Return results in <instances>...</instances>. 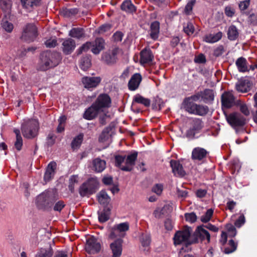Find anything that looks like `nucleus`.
<instances>
[{"instance_id": "1", "label": "nucleus", "mask_w": 257, "mask_h": 257, "mask_svg": "<svg viewBox=\"0 0 257 257\" xmlns=\"http://www.w3.org/2000/svg\"><path fill=\"white\" fill-rule=\"evenodd\" d=\"M199 96L193 94L186 98L183 102L184 108L190 114L203 116L208 112V107L206 105L197 104L195 103L199 101Z\"/></svg>"}, {"instance_id": "2", "label": "nucleus", "mask_w": 257, "mask_h": 257, "mask_svg": "<svg viewBox=\"0 0 257 257\" xmlns=\"http://www.w3.org/2000/svg\"><path fill=\"white\" fill-rule=\"evenodd\" d=\"M58 199V196L56 190H46L37 196L36 203L39 209L48 210Z\"/></svg>"}, {"instance_id": "3", "label": "nucleus", "mask_w": 257, "mask_h": 257, "mask_svg": "<svg viewBox=\"0 0 257 257\" xmlns=\"http://www.w3.org/2000/svg\"><path fill=\"white\" fill-rule=\"evenodd\" d=\"M60 60L59 53H52L50 51L43 52L40 57L37 65V69L41 71H46L50 68L58 65Z\"/></svg>"}, {"instance_id": "4", "label": "nucleus", "mask_w": 257, "mask_h": 257, "mask_svg": "<svg viewBox=\"0 0 257 257\" xmlns=\"http://www.w3.org/2000/svg\"><path fill=\"white\" fill-rule=\"evenodd\" d=\"M192 232V228L188 226H185L182 230L177 231L174 236V244L189 245L198 242L197 238H193L191 236Z\"/></svg>"}, {"instance_id": "5", "label": "nucleus", "mask_w": 257, "mask_h": 257, "mask_svg": "<svg viewBox=\"0 0 257 257\" xmlns=\"http://www.w3.org/2000/svg\"><path fill=\"white\" fill-rule=\"evenodd\" d=\"M21 130L25 138H34L38 135L39 123L34 119L25 120L22 124Z\"/></svg>"}, {"instance_id": "6", "label": "nucleus", "mask_w": 257, "mask_h": 257, "mask_svg": "<svg viewBox=\"0 0 257 257\" xmlns=\"http://www.w3.org/2000/svg\"><path fill=\"white\" fill-rule=\"evenodd\" d=\"M98 187L97 179L96 177L90 178L80 186L79 192L82 197L90 195L94 193Z\"/></svg>"}, {"instance_id": "7", "label": "nucleus", "mask_w": 257, "mask_h": 257, "mask_svg": "<svg viewBox=\"0 0 257 257\" xmlns=\"http://www.w3.org/2000/svg\"><path fill=\"white\" fill-rule=\"evenodd\" d=\"M129 228L130 224L127 222L116 224L109 228L108 238L112 240L116 238L122 239L125 236Z\"/></svg>"}, {"instance_id": "8", "label": "nucleus", "mask_w": 257, "mask_h": 257, "mask_svg": "<svg viewBox=\"0 0 257 257\" xmlns=\"http://www.w3.org/2000/svg\"><path fill=\"white\" fill-rule=\"evenodd\" d=\"M104 41L103 39L98 38L92 42H86L83 44L78 50V54H81L83 52L87 51L91 48V52L94 54H98L104 48Z\"/></svg>"}, {"instance_id": "9", "label": "nucleus", "mask_w": 257, "mask_h": 257, "mask_svg": "<svg viewBox=\"0 0 257 257\" xmlns=\"http://www.w3.org/2000/svg\"><path fill=\"white\" fill-rule=\"evenodd\" d=\"M38 35L37 28L33 23L27 24L23 29L22 39L27 42L33 41Z\"/></svg>"}, {"instance_id": "10", "label": "nucleus", "mask_w": 257, "mask_h": 257, "mask_svg": "<svg viewBox=\"0 0 257 257\" xmlns=\"http://www.w3.org/2000/svg\"><path fill=\"white\" fill-rule=\"evenodd\" d=\"M225 117L228 123L234 128L242 126L246 123V119L244 117L238 112L226 114Z\"/></svg>"}, {"instance_id": "11", "label": "nucleus", "mask_w": 257, "mask_h": 257, "mask_svg": "<svg viewBox=\"0 0 257 257\" xmlns=\"http://www.w3.org/2000/svg\"><path fill=\"white\" fill-rule=\"evenodd\" d=\"M93 103L102 112L111 106V99L110 96L106 93L100 94Z\"/></svg>"}, {"instance_id": "12", "label": "nucleus", "mask_w": 257, "mask_h": 257, "mask_svg": "<svg viewBox=\"0 0 257 257\" xmlns=\"http://www.w3.org/2000/svg\"><path fill=\"white\" fill-rule=\"evenodd\" d=\"M199 96V101H203L205 103H211L214 99L215 94L213 90L206 89L204 91L198 92L194 94Z\"/></svg>"}, {"instance_id": "13", "label": "nucleus", "mask_w": 257, "mask_h": 257, "mask_svg": "<svg viewBox=\"0 0 257 257\" xmlns=\"http://www.w3.org/2000/svg\"><path fill=\"white\" fill-rule=\"evenodd\" d=\"M101 79L100 77H83L81 81L85 88L92 90L96 88L100 83Z\"/></svg>"}, {"instance_id": "14", "label": "nucleus", "mask_w": 257, "mask_h": 257, "mask_svg": "<svg viewBox=\"0 0 257 257\" xmlns=\"http://www.w3.org/2000/svg\"><path fill=\"white\" fill-rule=\"evenodd\" d=\"M123 239L116 238L110 244L112 257H120L122 251Z\"/></svg>"}, {"instance_id": "15", "label": "nucleus", "mask_w": 257, "mask_h": 257, "mask_svg": "<svg viewBox=\"0 0 257 257\" xmlns=\"http://www.w3.org/2000/svg\"><path fill=\"white\" fill-rule=\"evenodd\" d=\"M100 243L95 238L91 237L87 240L85 249L88 253H97L100 251Z\"/></svg>"}, {"instance_id": "16", "label": "nucleus", "mask_w": 257, "mask_h": 257, "mask_svg": "<svg viewBox=\"0 0 257 257\" xmlns=\"http://www.w3.org/2000/svg\"><path fill=\"white\" fill-rule=\"evenodd\" d=\"M221 101L222 106L226 108H229L236 104L234 96L230 92H224L221 95Z\"/></svg>"}, {"instance_id": "17", "label": "nucleus", "mask_w": 257, "mask_h": 257, "mask_svg": "<svg viewBox=\"0 0 257 257\" xmlns=\"http://www.w3.org/2000/svg\"><path fill=\"white\" fill-rule=\"evenodd\" d=\"M192 237L193 238H197L198 242L199 240L202 241L206 239L207 242H209L210 239V234L203 225L198 226L196 228Z\"/></svg>"}, {"instance_id": "18", "label": "nucleus", "mask_w": 257, "mask_h": 257, "mask_svg": "<svg viewBox=\"0 0 257 257\" xmlns=\"http://www.w3.org/2000/svg\"><path fill=\"white\" fill-rule=\"evenodd\" d=\"M154 55L150 49L145 48L140 52V63L142 65L149 64L152 62Z\"/></svg>"}, {"instance_id": "19", "label": "nucleus", "mask_w": 257, "mask_h": 257, "mask_svg": "<svg viewBox=\"0 0 257 257\" xmlns=\"http://www.w3.org/2000/svg\"><path fill=\"white\" fill-rule=\"evenodd\" d=\"M102 111L93 103L92 105L85 110L83 114V117L87 120H92L95 118Z\"/></svg>"}, {"instance_id": "20", "label": "nucleus", "mask_w": 257, "mask_h": 257, "mask_svg": "<svg viewBox=\"0 0 257 257\" xmlns=\"http://www.w3.org/2000/svg\"><path fill=\"white\" fill-rule=\"evenodd\" d=\"M209 153L204 148L196 147L192 152V158L193 160H201L206 159Z\"/></svg>"}, {"instance_id": "21", "label": "nucleus", "mask_w": 257, "mask_h": 257, "mask_svg": "<svg viewBox=\"0 0 257 257\" xmlns=\"http://www.w3.org/2000/svg\"><path fill=\"white\" fill-rule=\"evenodd\" d=\"M138 152L136 151H132L127 153H123L120 155H117L115 156V161H136L137 156Z\"/></svg>"}, {"instance_id": "22", "label": "nucleus", "mask_w": 257, "mask_h": 257, "mask_svg": "<svg viewBox=\"0 0 257 257\" xmlns=\"http://www.w3.org/2000/svg\"><path fill=\"white\" fill-rule=\"evenodd\" d=\"M117 50H113L111 52H106L102 54V60L107 64H112L116 62Z\"/></svg>"}, {"instance_id": "23", "label": "nucleus", "mask_w": 257, "mask_h": 257, "mask_svg": "<svg viewBox=\"0 0 257 257\" xmlns=\"http://www.w3.org/2000/svg\"><path fill=\"white\" fill-rule=\"evenodd\" d=\"M142 79V76L140 73L134 74L128 81V89L131 91L136 90L139 87Z\"/></svg>"}, {"instance_id": "24", "label": "nucleus", "mask_w": 257, "mask_h": 257, "mask_svg": "<svg viewBox=\"0 0 257 257\" xmlns=\"http://www.w3.org/2000/svg\"><path fill=\"white\" fill-rule=\"evenodd\" d=\"M56 162H50L48 165L46 172L44 176V180L46 183L49 182L54 176L56 169Z\"/></svg>"}, {"instance_id": "25", "label": "nucleus", "mask_w": 257, "mask_h": 257, "mask_svg": "<svg viewBox=\"0 0 257 257\" xmlns=\"http://www.w3.org/2000/svg\"><path fill=\"white\" fill-rule=\"evenodd\" d=\"M41 0H20V4L23 9L27 12H30L34 7L38 6Z\"/></svg>"}, {"instance_id": "26", "label": "nucleus", "mask_w": 257, "mask_h": 257, "mask_svg": "<svg viewBox=\"0 0 257 257\" xmlns=\"http://www.w3.org/2000/svg\"><path fill=\"white\" fill-rule=\"evenodd\" d=\"M173 173L175 176L183 177L185 175V171L180 162H170Z\"/></svg>"}, {"instance_id": "27", "label": "nucleus", "mask_w": 257, "mask_h": 257, "mask_svg": "<svg viewBox=\"0 0 257 257\" xmlns=\"http://www.w3.org/2000/svg\"><path fill=\"white\" fill-rule=\"evenodd\" d=\"M62 45L64 53L66 54H69L74 49L75 42L73 39L69 38L64 41Z\"/></svg>"}, {"instance_id": "28", "label": "nucleus", "mask_w": 257, "mask_h": 257, "mask_svg": "<svg viewBox=\"0 0 257 257\" xmlns=\"http://www.w3.org/2000/svg\"><path fill=\"white\" fill-rule=\"evenodd\" d=\"M235 65L240 72H245L249 71L247 61L242 57L238 58L236 60Z\"/></svg>"}, {"instance_id": "29", "label": "nucleus", "mask_w": 257, "mask_h": 257, "mask_svg": "<svg viewBox=\"0 0 257 257\" xmlns=\"http://www.w3.org/2000/svg\"><path fill=\"white\" fill-rule=\"evenodd\" d=\"M114 165L122 171H130L135 165V162H114Z\"/></svg>"}, {"instance_id": "30", "label": "nucleus", "mask_w": 257, "mask_h": 257, "mask_svg": "<svg viewBox=\"0 0 257 257\" xmlns=\"http://www.w3.org/2000/svg\"><path fill=\"white\" fill-rule=\"evenodd\" d=\"M222 37V32H218L216 34H210L205 36L203 40L207 43H213L220 40Z\"/></svg>"}, {"instance_id": "31", "label": "nucleus", "mask_w": 257, "mask_h": 257, "mask_svg": "<svg viewBox=\"0 0 257 257\" xmlns=\"http://www.w3.org/2000/svg\"><path fill=\"white\" fill-rule=\"evenodd\" d=\"M97 198L99 203L102 205H107L111 201L110 197L104 190H101L97 194Z\"/></svg>"}, {"instance_id": "32", "label": "nucleus", "mask_w": 257, "mask_h": 257, "mask_svg": "<svg viewBox=\"0 0 257 257\" xmlns=\"http://www.w3.org/2000/svg\"><path fill=\"white\" fill-rule=\"evenodd\" d=\"M150 36L154 40L158 39L160 32V23L158 21L153 22L151 25Z\"/></svg>"}, {"instance_id": "33", "label": "nucleus", "mask_w": 257, "mask_h": 257, "mask_svg": "<svg viewBox=\"0 0 257 257\" xmlns=\"http://www.w3.org/2000/svg\"><path fill=\"white\" fill-rule=\"evenodd\" d=\"M140 241L142 247H143V251L145 253H147L149 251V245L151 242V237L149 234H142L140 237Z\"/></svg>"}, {"instance_id": "34", "label": "nucleus", "mask_w": 257, "mask_h": 257, "mask_svg": "<svg viewBox=\"0 0 257 257\" xmlns=\"http://www.w3.org/2000/svg\"><path fill=\"white\" fill-rule=\"evenodd\" d=\"M133 102L143 104L146 107H149L151 104V100L139 94H137L133 98Z\"/></svg>"}, {"instance_id": "35", "label": "nucleus", "mask_w": 257, "mask_h": 257, "mask_svg": "<svg viewBox=\"0 0 257 257\" xmlns=\"http://www.w3.org/2000/svg\"><path fill=\"white\" fill-rule=\"evenodd\" d=\"M236 90L241 92H246L249 89L248 82L245 80H239L235 85Z\"/></svg>"}, {"instance_id": "36", "label": "nucleus", "mask_w": 257, "mask_h": 257, "mask_svg": "<svg viewBox=\"0 0 257 257\" xmlns=\"http://www.w3.org/2000/svg\"><path fill=\"white\" fill-rule=\"evenodd\" d=\"M83 140V134H80L75 137L72 140L71 146L73 150L78 149Z\"/></svg>"}, {"instance_id": "37", "label": "nucleus", "mask_w": 257, "mask_h": 257, "mask_svg": "<svg viewBox=\"0 0 257 257\" xmlns=\"http://www.w3.org/2000/svg\"><path fill=\"white\" fill-rule=\"evenodd\" d=\"M121 9L122 10L130 13H133L136 11L135 6L130 0H125L121 5Z\"/></svg>"}, {"instance_id": "38", "label": "nucleus", "mask_w": 257, "mask_h": 257, "mask_svg": "<svg viewBox=\"0 0 257 257\" xmlns=\"http://www.w3.org/2000/svg\"><path fill=\"white\" fill-rule=\"evenodd\" d=\"M236 105L238 107L240 111L245 116L249 115L250 110L246 103L239 100L236 101Z\"/></svg>"}, {"instance_id": "39", "label": "nucleus", "mask_w": 257, "mask_h": 257, "mask_svg": "<svg viewBox=\"0 0 257 257\" xmlns=\"http://www.w3.org/2000/svg\"><path fill=\"white\" fill-rule=\"evenodd\" d=\"M90 56L87 55L81 58L80 61L79 66L84 71L87 70L91 66Z\"/></svg>"}, {"instance_id": "40", "label": "nucleus", "mask_w": 257, "mask_h": 257, "mask_svg": "<svg viewBox=\"0 0 257 257\" xmlns=\"http://www.w3.org/2000/svg\"><path fill=\"white\" fill-rule=\"evenodd\" d=\"M69 36L77 39H80L84 36V31L81 28H74L69 32Z\"/></svg>"}, {"instance_id": "41", "label": "nucleus", "mask_w": 257, "mask_h": 257, "mask_svg": "<svg viewBox=\"0 0 257 257\" xmlns=\"http://www.w3.org/2000/svg\"><path fill=\"white\" fill-rule=\"evenodd\" d=\"M238 32L236 27L233 25L230 26L227 31L228 38L230 40H235L238 36Z\"/></svg>"}, {"instance_id": "42", "label": "nucleus", "mask_w": 257, "mask_h": 257, "mask_svg": "<svg viewBox=\"0 0 257 257\" xmlns=\"http://www.w3.org/2000/svg\"><path fill=\"white\" fill-rule=\"evenodd\" d=\"M110 209L105 208L100 212H98V219L101 222H104L108 220L109 218Z\"/></svg>"}, {"instance_id": "43", "label": "nucleus", "mask_w": 257, "mask_h": 257, "mask_svg": "<svg viewBox=\"0 0 257 257\" xmlns=\"http://www.w3.org/2000/svg\"><path fill=\"white\" fill-rule=\"evenodd\" d=\"M12 6L11 0H0V7L4 12L10 13Z\"/></svg>"}, {"instance_id": "44", "label": "nucleus", "mask_w": 257, "mask_h": 257, "mask_svg": "<svg viewBox=\"0 0 257 257\" xmlns=\"http://www.w3.org/2000/svg\"><path fill=\"white\" fill-rule=\"evenodd\" d=\"M53 254V251L51 248H41L35 257H52Z\"/></svg>"}, {"instance_id": "45", "label": "nucleus", "mask_w": 257, "mask_h": 257, "mask_svg": "<svg viewBox=\"0 0 257 257\" xmlns=\"http://www.w3.org/2000/svg\"><path fill=\"white\" fill-rule=\"evenodd\" d=\"M69 189L71 192H73L75 188V185L78 183V177L77 175H73L69 178Z\"/></svg>"}, {"instance_id": "46", "label": "nucleus", "mask_w": 257, "mask_h": 257, "mask_svg": "<svg viewBox=\"0 0 257 257\" xmlns=\"http://www.w3.org/2000/svg\"><path fill=\"white\" fill-rule=\"evenodd\" d=\"M93 169L97 172H101L106 167L105 162H93Z\"/></svg>"}, {"instance_id": "47", "label": "nucleus", "mask_w": 257, "mask_h": 257, "mask_svg": "<svg viewBox=\"0 0 257 257\" xmlns=\"http://www.w3.org/2000/svg\"><path fill=\"white\" fill-rule=\"evenodd\" d=\"M228 245V247H225L224 248V252L225 253H230L236 250L237 244L235 243L232 239H231L229 241Z\"/></svg>"}, {"instance_id": "48", "label": "nucleus", "mask_w": 257, "mask_h": 257, "mask_svg": "<svg viewBox=\"0 0 257 257\" xmlns=\"http://www.w3.org/2000/svg\"><path fill=\"white\" fill-rule=\"evenodd\" d=\"M191 127L196 132L200 130L203 127L202 122L199 118L193 119L191 122Z\"/></svg>"}, {"instance_id": "49", "label": "nucleus", "mask_w": 257, "mask_h": 257, "mask_svg": "<svg viewBox=\"0 0 257 257\" xmlns=\"http://www.w3.org/2000/svg\"><path fill=\"white\" fill-rule=\"evenodd\" d=\"M2 26L8 33H11L14 29L13 24L8 21H3Z\"/></svg>"}, {"instance_id": "50", "label": "nucleus", "mask_w": 257, "mask_h": 257, "mask_svg": "<svg viewBox=\"0 0 257 257\" xmlns=\"http://www.w3.org/2000/svg\"><path fill=\"white\" fill-rule=\"evenodd\" d=\"M213 210L212 209H209L207 210L205 214L201 217V220L203 222H207L210 220L211 216H212Z\"/></svg>"}, {"instance_id": "51", "label": "nucleus", "mask_w": 257, "mask_h": 257, "mask_svg": "<svg viewBox=\"0 0 257 257\" xmlns=\"http://www.w3.org/2000/svg\"><path fill=\"white\" fill-rule=\"evenodd\" d=\"M226 229L227 231L228 235L230 237H234L236 234V229L234 226L231 224H228L226 225Z\"/></svg>"}, {"instance_id": "52", "label": "nucleus", "mask_w": 257, "mask_h": 257, "mask_svg": "<svg viewBox=\"0 0 257 257\" xmlns=\"http://www.w3.org/2000/svg\"><path fill=\"white\" fill-rule=\"evenodd\" d=\"M195 3V0H191L188 2L185 6L184 12L187 15H189L192 12L193 7Z\"/></svg>"}, {"instance_id": "53", "label": "nucleus", "mask_w": 257, "mask_h": 257, "mask_svg": "<svg viewBox=\"0 0 257 257\" xmlns=\"http://www.w3.org/2000/svg\"><path fill=\"white\" fill-rule=\"evenodd\" d=\"M185 217L186 221L191 223H193L196 221L197 219V216L194 212L190 213H185Z\"/></svg>"}, {"instance_id": "54", "label": "nucleus", "mask_w": 257, "mask_h": 257, "mask_svg": "<svg viewBox=\"0 0 257 257\" xmlns=\"http://www.w3.org/2000/svg\"><path fill=\"white\" fill-rule=\"evenodd\" d=\"M102 182L105 185H111L113 184V178L109 175L104 176L102 179Z\"/></svg>"}, {"instance_id": "55", "label": "nucleus", "mask_w": 257, "mask_h": 257, "mask_svg": "<svg viewBox=\"0 0 257 257\" xmlns=\"http://www.w3.org/2000/svg\"><path fill=\"white\" fill-rule=\"evenodd\" d=\"M184 31L188 35H192L194 31L193 25L191 23H188L187 26L184 27Z\"/></svg>"}, {"instance_id": "56", "label": "nucleus", "mask_w": 257, "mask_h": 257, "mask_svg": "<svg viewBox=\"0 0 257 257\" xmlns=\"http://www.w3.org/2000/svg\"><path fill=\"white\" fill-rule=\"evenodd\" d=\"M65 206V205L63 201H58L55 204L53 209L54 211L60 212L64 207Z\"/></svg>"}, {"instance_id": "57", "label": "nucleus", "mask_w": 257, "mask_h": 257, "mask_svg": "<svg viewBox=\"0 0 257 257\" xmlns=\"http://www.w3.org/2000/svg\"><path fill=\"white\" fill-rule=\"evenodd\" d=\"M163 186L161 184H156L152 188V191L157 195H160L163 191Z\"/></svg>"}, {"instance_id": "58", "label": "nucleus", "mask_w": 257, "mask_h": 257, "mask_svg": "<svg viewBox=\"0 0 257 257\" xmlns=\"http://www.w3.org/2000/svg\"><path fill=\"white\" fill-rule=\"evenodd\" d=\"M194 62L197 63H204L206 62L205 56L202 54H200L195 57Z\"/></svg>"}, {"instance_id": "59", "label": "nucleus", "mask_w": 257, "mask_h": 257, "mask_svg": "<svg viewBox=\"0 0 257 257\" xmlns=\"http://www.w3.org/2000/svg\"><path fill=\"white\" fill-rule=\"evenodd\" d=\"M245 222V217L243 215H241L235 222V225L237 227H240Z\"/></svg>"}, {"instance_id": "60", "label": "nucleus", "mask_w": 257, "mask_h": 257, "mask_svg": "<svg viewBox=\"0 0 257 257\" xmlns=\"http://www.w3.org/2000/svg\"><path fill=\"white\" fill-rule=\"evenodd\" d=\"M250 4L249 0H245L241 2L239 4V8L241 11H244L247 9Z\"/></svg>"}, {"instance_id": "61", "label": "nucleus", "mask_w": 257, "mask_h": 257, "mask_svg": "<svg viewBox=\"0 0 257 257\" xmlns=\"http://www.w3.org/2000/svg\"><path fill=\"white\" fill-rule=\"evenodd\" d=\"M47 47L53 48L57 45V40L55 39H50L45 42Z\"/></svg>"}, {"instance_id": "62", "label": "nucleus", "mask_w": 257, "mask_h": 257, "mask_svg": "<svg viewBox=\"0 0 257 257\" xmlns=\"http://www.w3.org/2000/svg\"><path fill=\"white\" fill-rule=\"evenodd\" d=\"M16 138V141L15 143V147L17 150L20 151L22 149L23 146V140L22 137Z\"/></svg>"}, {"instance_id": "63", "label": "nucleus", "mask_w": 257, "mask_h": 257, "mask_svg": "<svg viewBox=\"0 0 257 257\" xmlns=\"http://www.w3.org/2000/svg\"><path fill=\"white\" fill-rule=\"evenodd\" d=\"M177 194L179 197L185 198L187 197L188 192L185 189H177Z\"/></svg>"}, {"instance_id": "64", "label": "nucleus", "mask_w": 257, "mask_h": 257, "mask_svg": "<svg viewBox=\"0 0 257 257\" xmlns=\"http://www.w3.org/2000/svg\"><path fill=\"white\" fill-rule=\"evenodd\" d=\"M225 15L229 17H232L234 14V10L230 7H227L225 9Z\"/></svg>"}]
</instances>
